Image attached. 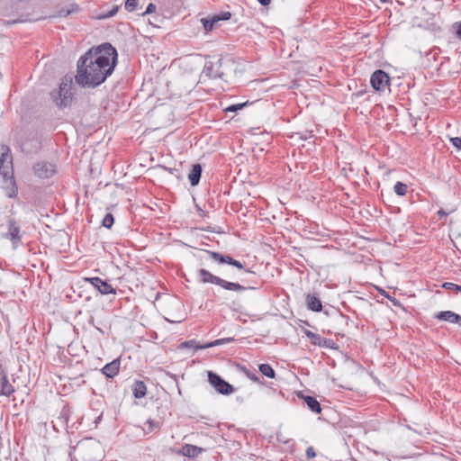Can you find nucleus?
<instances>
[{"label": "nucleus", "instance_id": "22", "mask_svg": "<svg viewBox=\"0 0 461 461\" xmlns=\"http://www.w3.org/2000/svg\"><path fill=\"white\" fill-rule=\"evenodd\" d=\"M203 451L202 447H199L197 446L185 444L182 447L181 453L185 456L188 457H196L199 454H201Z\"/></svg>", "mask_w": 461, "mask_h": 461}, {"label": "nucleus", "instance_id": "27", "mask_svg": "<svg viewBox=\"0 0 461 461\" xmlns=\"http://www.w3.org/2000/svg\"><path fill=\"white\" fill-rule=\"evenodd\" d=\"M395 194L399 196H403L408 192V185L402 182L398 181L393 187Z\"/></svg>", "mask_w": 461, "mask_h": 461}, {"label": "nucleus", "instance_id": "31", "mask_svg": "<svg viewBox=\"0 0 461 461\" xmlns=\"http://www.w3.org/2000/svg\"><path fill=\"white\" fill-rule=\"evenodd\" d=\"M248 104V102H245V103H241V104H231L230 106H228L225 111L226 112H231V113H234V112H237L240 109H242L243 107H245L246 105Z\"/></svg>", "mask_w": 461, "mask_h": 461}, {"label": "nucleus", "instance_id": "9", "mask_svg": "<svg viewBox=\"0 0 461 461\" xmlns=\"http://www.w3.org/2000/svg\"><path fill=\"white\" fill-rule=\"evenodd\" d=\"M32 170L37 177L44 179L50 178L55 174L56 167L48 161H40L33 165Z\"/></svg>", "mask_w": 461, "mask_h": 461}, {"label": "nucleus", "instance_id": "26", "mask_svg": "<svg viewBox=\"0 0 461 461\" xmlns=\"http://www.w3.org/2000/svg\"><path fill=\"white\" fill-rule=\"evenodd\" d=\"M201 22L203 25V29L205 32L212 31L213 27L218 24L213 16H212L211 18H203Z\"/></svg>", "mask_w": 461, "mask_h": 461}, {"label": "nucleus", "instance_id": "47", "mask_svg": "<svg viewBox=\"0 0 461 461\" xmlns=\"http://www.w3.org/2000/svg\"><path fill=\"white\" fill-rule=\"evenodd\" d=\"M380 1L383 2V3L388 2V0H380Z\"/></svg>", "mask_w": 461, "mask_h": 461}, {"label": "nucleus", "instance_id": "17", "mask_svg": "<svg viewBox=\"0 0 461 461\" xmlns=\"http://www.w3.org/2000/svg\"><path fill=\"white\" fill-rule=\"evenodd\" d=\"M436 318L439 321H445L450 323H458L461 321V315L451 311L439 312L436 314Z\"/></svg>", "mask_w": 461, "mask_h": 461}, {"label": "nucleus", "instance_id": "38", "mask_svg": "<svg viewBox=\"0 0 461 461\" xmlns=\"http://www.w3.org/2000/svg\"><path fill=\"white\" fill-rule=\"evenodd\" d=\"M156 9H157L156 5H154L153 3H149L146 8V11L143 13L142 15L148 14H152L156 11Z\"/></svg>", "mask_w": 461, "mask_h": 461}, {"label": "nucleus", "instance_id": "6", "mask_svg": "<svg viewBox=\"0 0 461 461\" xmlns=\"http://www.w3.org/2000/svg\"><path fill=\"white\" fill-rule=\"evenodd\" d=\"M208 381L221 394L229 395L234 392L233 386L212 371L208 372Z\"/></svg>", "mask_w": 461, "mask_h": 461}, {"label": "nucleus", "instance_id": "1", "mask_svg": "<svg viewBox=\"0 0 461 461\" xmlns=\"http://www.w3.org/2000/svg\"><path fill=\"white\" fill-rule=\"evenodd\" d=\"M117 62L118 52L111 43L91 48L77 60L75 82L83 88H95L113 74Z\"/></svg>", "mask_w": 461, "mask_h": 461}, {"label": "nucleus", "instance_id": "14", "mask_svg": "<svg viewBox=\"0 0 461 461\" xmlns=\"http://www.w3.org/2000/svg\"><path fill=\"white\" fill-rule=\"evenodd\" d=\"M121 361L120 358L113 359L110 363H107L102 369L101 372L107 378H113L120 371Z\"/></svg>", "mask_w": 461, "mask_h": 461}, {"label": "nucleus", "instance_id": "8", "mask_svg": "<svg viewBox=\"0 0 461 461\" xmlns=\"http://www.w3.org/2000/svg\"><path fill=\"white\" fill-rule=\"evenodd\" d=\"M372 87L378 92H383L389 86L390 77L382 69L375 70L370 78Z\"/></svg>", "mask_w": 461, "mask_h": 461}, {"label": "nucleus", "instance_id": "45", "mask_svg": "<svg viewBox=\"0 0 461 461\" xmlns=\"http://www.w3.org/2000/svg\"><path fill=\"white\" fill-rule=\"evenodd\" d=\"M456 35L461 40V23L459 24L458 29L456 31Z\"/></svg>", "mask_w": 461, "mask_h": 461}, {"label": "nucleus", "instance_id": "3", "mask_svg": "<svg viewBox=\"0 0 461 461\" xmlns=\"http://www.w3.org/2000/svg\"><path fill=\"white\" fill-rule=\"evenodd\" d=\"M72 84L73 77L66 75L59 85L58 90H53L50 93V97L52 101L56 104L59 108H65L68 106L72 102Z\"/></svg>", "mask_w": 461, "mask_h": 461}, {"label": "nucleus", "instance_id": "19", "mask_svg": "<svg viewBox=\"0 0 461 461\" xmlns=\"http://www.w3.org/2000/svg\"><path fill=\"white\" fill-rule=\"evenodd\" d=\"M202 166L200 164H194L192 167L190 173L188 174V180L192 186H195L199 184L202 176Z\"/></svg>", "mask_w": 461, "mask_h": 461}, {"label": "nucleus", "instance_id": "13", "mask_svg": "<svg viewBox=\"0 0 461 461\" xmlns=\"http://www.w3.org/2000/svg\"><path fill=\"white\" fill-rule=\"evenodd\" d=\"M41 149V138L37 133L32 134L23 142V149L29 153H36Z\"/></svg>", "mask_w": 461, "mask_h": 461}, {"label": "nucleus", "instance_id": "24", "mask_svg": "<svg viewBox=\"0 0 461 461\" xmlns=\"http://www.w3.org/2000/svg\"><path fill=\"white\" fill-rule=\"evenodd\" d=\"M239 370H240L248 378H249L251 381L253 382H256V383H259V384H264L259 376L257 375V374L255 373V371H251L250 369L247 368L246 366H241V365H237Z\"/></svg>", "mask_w": 461, "mask_h": 461}, {"label": "nucleus", "instance_id": "37", "mask_svg": "<svg viewBox=\"0 0 461 461\" xmlns=\"http://www.w3.org/2000/svg\"><path fill=\"white\" fill-rule=\"evenodd\" d=\"M450 142L454 147H456L457 149H461V138L459 137H454L450 139Z\"/></svg>", "mask_w": 461, "mask_h": 461}, {"label": "nucleus", "instance_id": "16", "mask_svg": "<svg viewBox=\"0 0 461 461\" xmlns=\"http://www.w3.org/2000/svg\"><path fill=\"white\" fill-rule=\"evenodd\" d=\"M14 385L9 382L7 375L3 373L0 378V395L9 397L14 393Z\"/></svg>", "mask_w": 461, "mask_h": 461}, {"label": "nucleus", "instance_id": "42", "mask_svg": "<svg viewBox=\"0 0 461 461\" xmlns=\"http://www.w3.org/2000/svg\"><path fill=\"white\" fill-rule=\"evenodd\" d=\"M304 333L310 339L311 341L313 339V336L315 335L314 332H312V331H311L309 330H306Z\"/></svg>", "mask_w": 461, "mask_h": 461}, {"label": "nucleus", "instance_id": "32", "mask_svg": "<svg viewBox=\"0 0 461 461\" xmlns=\"http://www.w3.org/2000/svg\"><path fill=\"white\" fill-rule=\"evenodd\" d=\"M231 14L230 12H223L218 14H214L213 17L216 20L217 23L220 21H227L230 18Z\"/></svg>", "mask_w": 461, "mask_h": 461}, {"label": "nucleus", "instance_id": "4", "mask_svg": "<svg viewBox=\"0 0 461 461\" xmlns=\"http://www.w3.org/2000/svg\"><path fill=\"white\" fill-rule=\"evenodd\" d=\"M198 276H199L200 281L202 283L213 284V285H219V286L222 287L223 289L229 290V291L241 292V291L247 290L248 288L254 289V287H246V286L241 285L239 283L226 281L217 276H214L213 274H212L211 272H209L208 270H206L204 268L199 269Z\"/></svg>", "mask_w": 461, "mask_h": 461}, {"label": "nucleus", "instance_id": "40", "mask_svg": "<svg viewBox=\"0 0 461 461\" xmlns=\"http://www.w3.org/2000/svg\"><path fill=\"white\" fill-rule=\"evenodd\" d=\"M147 423L149 424V431H152L154 430L155 429L158 428V422H155L153 421L152 420H149L147 421Z\"/></svg>", "mask_w": 461, "mask_h": 461}, {"label": "nucleus", "instance_id": "46", "mask_svg": "<svg viewBox=\"0 0 461 461\" xmlns=\"http://www.w3.org/2000/svg\"><path fill=\"white\" fill-rule=\"evenodd\" d=\"M67 422H68V420H61V421H60L61 425H66V424H67Z\"/></svg>", "mask_w": 461, "mask_h": 461}, {"label": "nucleus", "instance_id": "11", "mask_svg": "<svg viewBox=\"0 0 461 461\" xmlns=\"http://www.w3.org/2000/svg\"><path fill=\"white\" fill-rule=\"evenodd\" d=\"M0 175L3 179L14 176L13 158L9 152H5L0 157Z\"/></svg>", "mask_w": 461, "mask_h": 461}, {"label": "nucleus", "instance_id": "34", "mask_svg": "<svg viewBox=\"0 0 461 461\" xmlns=\"http://www.w3.org/2000/svg\"><path fill=\"white\" fill-rule=\"evenodd\" d=\"M441 287L444 289H447V290L458 291V288L460 287V285L454 284V283H450V282H445L442 284Z\"/></svg>", "mask_w": 461, "mask_h": 461}, {"label": "nucleus", "instance_id": "41", "mask_svg": "<svg viewBox=\"0 0 461 461\" xmlns=\"http://www.w3.org/2000/svg\"><path fill=\"white\" fill-rule=\"evenodd\" d=\"M438 215L439 216V219L443 217H447L448 215V212H446L444 210L440 209L438 211Z\"/></svg>", "mask_w": 461, "mask_h": 461}, {"label": "nucleus", "instance_id": "39", "mask_svg": "<svg viewBox=\"0 0 461 461\" xmlns=\"http://www.w3.org/2000/svg\"><path fill=\"white\" fill-rule=\"evenodd\" d=\"M306 456L307 458H314L316 456V452L312 447H309L306 449Z\"/></svg>", "mask_w": 461, "mask_h": 461}, {"label": "nucleus", "instance_id": "25", "mask_svg": "<svg viewBox=\"0 0 461 461\" xmlns=\"http://www.w3.org/2000/svg\"><path fill=\"white\" fill-rule=\"evenodd\" d=\"M258 369L262 375L268 378H275L276 376V372L269 364H260Z\"/></svg>", "mask_w": 461, "mask_h": 461}, {"label": "nucleus", "instance_id": "23", "mask_svg": "<svg viewBox=\"0 0 461 461\" xmlns=\"http://www.w3.org/2000/svg\"><path fill=\"white\" fill-rule=\"evenodd\" d=\"M233 340H234L233 338L220 339H216V340H214L212 342H210V343H207V344L197 345V346H195V349H203V348H212V347H215V346H219V345H222V344H226V343L231 342Z\"/></svg>", "mask_w": 461, "mask_h": 461}, {"label": "nucleus", "instance_id": "29", "mask_svg": "<svg viewBox=\"0 0 461 461\" xmlns=\"http://www.w3.org/2000/svg\"><path fill=\"white\" fill-rule=\"evenodd\" d=\"M198 344L196 343V341L194 339H191V340H187V341H184L182 342L179 346H178V348L179 349H185V348H194V350L195 349V346H197Z\"/></svg>", "mask_w": 461, "mask_h": 461}, {"label": "nucleus", "instance_id": "35", "mask_svg": "<svg viewBox=\"0 0 461 461\" xmlns=\"http://www.w3.org/2000/svg\"><path fill=\"white\" fill-rule=\"evenodd\" d=\"M334 345H335V342L332 339L324 338L320 347L327 348H334Z\"/></svg>", "mask_w": 461, "mask_h": 461}, {"label": "nucleus", "instance_id": "30", "mask_svg": "<svg viewBox=\"0 0 461 461\" xmlns=\"http://www.w3.org/2000/svg\"><path fill=\"white\" fill-rule=\"evenodd\" d=\"M138 0H126L124 7L128 12H133L138 6Z\"/></svg>", "mask_w": 461, "mask_h": 461}, {"label": "nucleus", "instance_id": "43", "mask_svg": "<svg viewBox=\"0 0 461 461\" xmlns=\"http://www.w3.org/2000/svg\"><path fill=\"white\" fill-rule=\"evenodd\" d=\"M304 333L310 339L311 341L313 339V336L315 335L314 332H312V331H311L309 330H306Z\"/></svg>", "mask_w": 461, "mask_h": 461}, {"label": "nucleus", "instance_id": "10", "mask_svg": "<svg viewBox=\"0 0 461 461\" xmlns=\"http://www.w3.org/2000/svg\"><path fill=\"white\" fill-rule=\"evenodd\" d=\"M206 253L218 264H229L237 267L238 269H244V266L239 260L234 259L229 255H224L220 252L205 250Z\"/></svg>", "mask_w": 461, "mask_h": 461}, {"label": "nucleus", "instance_id": "21", "mask_svg": "<svg viewBox=\"0 0 461 461\" xmlns=\"http://www.w3.org/2000/svg\"><path fill=\"white\" fill-rule=\"evenodd\" d=\"M132 393L135 398H143L147 393V386L143 381L137 380L131 386Z\"/></svg>", "mask_w": 461, "mask_h": 461}, {"label": "nucleus", "instance_id": "2", "mask_svg": "<svg viewBox=\"0 0 461 461\" xmlns=\"http://www.w3.org/2000/svg\"><path fill=\"white\" fill-rule=\"evenodd\" d=\"M236 62L233 59H217L206 60L203 68V75L210 79H221L230 83L236 74Z\"/></svg>", "mask_w": 461, "mask_h": 461}, {"label": "nucleus", "instance_id": "33", "mask_svg": "<svg viewBox=\"0 0 461 461\" xmlns=\"http://www.w3.org/2000/svg\"><path fill=\"white\" fill-rule=\"evenodd\" d=\"M118 10H119V5H113L110 11H108L105 14H103L100 17L103 19L111 18L117 14Z\"/></svg>", "mask_w": 461, "mask_h": 461}, {"label": "nucleus", "instance_id": "7", "mask_svg": "<svg viewBox=\"0 0 461 461\" xmlns=\"http://www.w3.org/2000/svg\"><path fill=\"white\" fill-rule=\"evenodd\" d=\"M4 237L12 242L14 248H17L22 243L21 228L15 219L8 218L7 232Z\"/></svg>", "mask_w": 461, "mask_h": 461}, {"label": "nucleus", "instance_id": "20", "mask_svg": "<svg viewBox=\"0 0 461 461\" xmlns=\"http://www.w3.org/2000/svg\"><path fill=\"white\" fill-rule=\"evenodd\" d=\"M306 305L307 308L312 312H319L322 310L321 300L317 296L310 294L306 295Z\"/></svg>", "mask_w": 461, "mask_h": 461}, {"label": "nucleus", "instance_id": "15", "mask_svg": "<svg viewBox=\"0 0 461 461\" xmlns=\"http://www.w3.org/2000/svg\"><path fill=\"white\" fill-rule=\"evenodd\" d=\"M4 189L5 191V194L9 198L16 197L18 194V188L14 176L4 179Z\"/></svg>", "mask_w": 461, "mask_h": 461}, {"label": "nucleus", "instance_id": "44", "mask_svg": "<svg viewBox=\"0 0 461 461\" xmlns=\"http://www.w3.org/2000/svg\"><path fill=\"white\" fill-rule=\"evenodd\" d=\"M259 2L260 5H262L263 6H267L270 4L271 0H258Z\"/></svg>", "mask_w": 461, "mask_h": 461}, {"label": "nucleus", "instance_id": "18", "mask_svg": "<svg viewBox=\"0 0 461 461\" xmlns=\"http://www.w3.org/2000/svg\"><path fill=\"white\" fill-rule=\"evenodd\" d=\"M299 397H301L303 400V403L308 407L309 410H311L314 413H321V407L320 402L316 400V398L310 396V395H303L299 394Z\"/></svg>", "mask_w": 461, "mask_h": 461}, {"label": "nucleus", "instance_id": "28", "mask_svg": "<svg viewBox=\"0 0 461 461\" xmlns=\"http://www.w3.org/2000/svg\"><path fill=\"white\" fill-rule=\"evenodd\" d=\"M114 223V217L112 213H106L102 221V225L110 229Z\"/></svg>", "mask_w": 461, "mask_h": 461}, {"label": "nucleus", "instance_id": "48", "mask_svg": "<svg viewBox=\"0 0 461 461\" xmlns=\"http://www.w3.org/2000/svg\"><path fill=\"white\" fill-rule=\"evenodd\" d=\"M458 292H460V293H461V285H460V287L458 288Z\"/></svg>", "mask_w": 461, "mask_h": 461}, {"label": "nucleus", "instance_id": "5", "mask_svg": "<svg viewBox=\"0 0 461 461\" xmlns=\"http://www.w3.org/2000/svg\"><path fill=\"white\" fill-rule=\"evenodd\" d=\"M75 451L83 461H100V446L91 439L82 440L75 447Z\"/></svg>", "mask_w": 461, "mask_h": 461}, {"label": "nucleus", "instance_id": "36", "mask_svg": "<svg viewBox=\"0 0 461 461\" xmlns=\"http://www.w3.org/2000/svg\"><path fill=\"white\" fill-rule=\"evenodd\" d=\"M324 337H321V335L315 333V335L313 336V339H312L311 343L312 345H315V346H318L320 347L322 340H323Z\"/></svg>", "mask_w": 461, "mask_h": 461}, {"label": "nucleus", "instance_id": "12", "mask_svg": "<svg viewBox=\"0 0 461 461\" xmlns=\"http://www.w3.org/2000/svg\"><path fill=\"white\" fill-rule=\"evenodd\" d=\"M95 288H96L102 294H116V290L106 281L100 277L86 278Z\"/></svg>", "mask_w": 461, "mask_h": 461}]
</instances>
